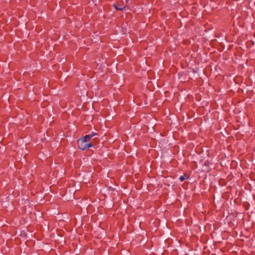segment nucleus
<instances>
[{
	"instance_id": "nucleus-2",
	"label": "nucleus",
	"mask_w": 255,
	"mask_h": 255,
	"mask_svg": "<svg viewBox=\"0 0 255 255\" xmlns=\"http://www.w3.org/2000/svg\"><path fill=\"white\" fill-rule=\"evenodd\" d=\"M114 6L115 8V9L117 10H122L125 8V6L124 5V4H119L118 3H114Z\"/></svg>"
},
{
	"instance_id": "nucleus-1",
	"label": "nucleus",
	"mask_w": 255,
	"mask_h": 255,
	"mask_svg": "<svg viewBox=\"0 0 255 255\" xmlns=\"http://www.w3.org/2000/svg\"><path fill=\"white\" fill-rule=\"evenodd\" d=\"M77 145L79 149L84 150L90 147L93 146L88 136H84L77 140Z\"/></svg>"
},
{
	"instance_id": "nucleus-4",
	"label": "nucleus",
	"mask_w": 255,
	"mask_h": 255,
	"mask_svg": "<svg viewBox=\"0 0 255 255\" xmlns=\"http://www.w3.org/2000/svg\"><path fill=\"white\" fill-rule=\"evenodd\" d=\"M97 134H98L97 133L92 132L91 133H90V134H89L88 135H86L85 136H89V139L91 140V138L92 137H93L95 135H97Z\"/></svg>"
},
{
	"instance_id": "nucleus-3",
	"label": "nucleus",
	"mask_w": 255,
	"mask_h": 255,
	"mask_svg": "<svg viewBox=\"0 0 255 255\" xmlns=\"http://www.w3.org/2000/svg\"><path fill=\"white\" fill-rule=\"evenodd\" d=\"M190 176L186 174H184V175H182L179 177V179L180 181H184L185 179H189Z\"/></svg>"
}]
</instances>
